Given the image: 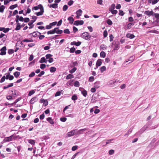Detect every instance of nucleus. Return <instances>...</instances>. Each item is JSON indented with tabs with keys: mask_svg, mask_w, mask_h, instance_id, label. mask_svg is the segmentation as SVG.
I'll use <instances>...</instances> for the list:
<instances>
[{
	"mask_svg": "<svg viewBox=\"0 0 159 159\" xmlns=\"http://www.w3.org/2000/svg\"><path fill=\"white\" fill-rule=\"evenodd\" d=\"M9 30L10 29L9 28H4V29H3V32L5 33H7L9 31Z\"/></svg>",
	"mask_w": 159,
	"mask_h": 159,
	"instance_id": "nucleus-64",
	"label": "nucleus"
},
{
	"mask_svg": "<svg viewBox=\"0 0 159 159\" xmlns=\"http://www.w3.org/2000/svg\"><path fill=\"white\" fill-rule=\"evenodd\" d=\"M82 90L81 91V93L85 97H86L87 95V92L84 89L82 88Z\"/></svg>",
	"mask_w": 159,
	"mask_h": 159,
	"instance_id": "nucleus-21",
	"label": "nucleus"
},
{
	"mask_svg": "<svg viewBox=\"0 0 159 159\" xmlns=\"http://www.w3.org/2000/svg\"><path fill=\"white\" fill-rule=\"evenodd\" d=\"M7 50L6 47V46H4L1 49L0 51H1L0 54L1 55H5L6 52V51Z\"/></svg>",
	"mask_w": 159,
	"mask_h": 159,
	"instance_id": "nucleus-3",
	"label": "nucleus"
},
{
	"mask_svg": "<svg viewBox=\"0 0 159 159\" xmlns=\"http://www.w3.org/2000/svg\"><path fill=\"white\" fill-rule=\"evenodd\" d=\"M94 87L98 88L100 86V82L99 81L96 82L94 83Z\"/></svg>",
	"mask_w": 159,
	"mask_h": 159,
	"instance_id": "nucleus-22",
	"label": "nucleus"
},
{
	"mask_svg": "<svg viewBox=\"0 0 159 159\" xmlns=\"http://www.w3.org/2000/svg\"><path fill=\"white\" fill-rule=\"evenodd\" d=\"M21 28V26L20 23H17V25L15 30H20Z\"/></svg>",
	"mask_w": 159,
	"mask_h": 159,
	"instance_id": "nucleus-29",
	"label": "nucleus"
},
{
	"mask_svg": "<svg viewBox=\"0 0 159 159\" xmlns=\"http://www.w3.org/2000/svg\"><path fill=\"white\" fill-rule=\"evenodd\" d=\"M78 146L77 145H75L74 146H73L71 149V150L73 151H74L76 150L77 148H78Z\"/></svg>",
	"mask_w": 159,
	"mask_h": 159,
	"instance_id": "nucleus-46",
	"label": "nucleus"
},
{
	"mask_svg": "<svg viewBox=\"0 0 159 159\" xmlns=\"http://www.w3.org/2000/svg\"><path fill=\"white\" fill-rule=\"evenodd\" d=\"M109 38H110V42H111L112 41H113V38H114V37L112 34H111L110 35Z\"/></svg>",
	"mask_w": 159,
	"mask_h": 159,
	"instance_id": "nucleus-52",
	"label": "nucleus"
},
{
	"mask_svg": "<svg viewBox=\"0 0 159 159\" xmlns=\"http://www.w3.org/2000/svg\"><path fill=\"white\" fill-rule=\"evenodd\" d=\"M87 129H80L76 132V134H83V132L87 130Z\"/></svg>",
	"mask_w": 159,
	"mask_h": 159,
	"instance_id": "nucleus-13",
	"label": "nucleus"
},
{
	"mask_svg": "<svg viewBox=\"0 0 159 159\" xmlns=\"http://www.w3.org/2000/svg\"><path fill=\"white\" fill-rule=\"evenodd\" d=\"M61 93V92L60 91H57L55 93V96L57 97L60 95Z\"/></svg>",
	"mask_w": 159,
	"mask_h": 159,
	"instance_id": "nucleus-53",
	"label": "nucleus"
},
{
	"mask_svg": "<svg viewBox=\"0 0 159 159\" xmlns=\"http://www.w3.org/2000/svg\"><path fill=\"white\" fill-rule=\"evenodd\" d=\"M144 14L148 16H153L154 15V12L152 11H145Z\"/></svg>",
	"mask_w": 159,
	"mask_h": 159,
	"instance_id": "nucleus-10",
	"label": "nucleus"
},
{
	"mask_svg": "<svg viewBox=\"0 0 159 159\" xmlns=\"http://www.w3.org/2000/svg\"><path fill=\"white\" fill-rule=\"evenodd\" d=\"M76 129L73 130L69 132L67 134V136L68 137H70L75 135V134H76Z\"/></svg>",
	"mask_w": 159,
	"mask_h": 159,
	"instance_id": "nucleus-5",
	"label": "nucleus"
},
{
	"mask_svg": "<svg viewBox=\"0 0 159 159\" xmlns=\"http://www.w3.org/2000/svg\"><path fill=\"white\" fill-rule=\"evenodd\" d=\"M55 30H54V29L52 30H50V31H48L47 32V34H54L55 33Z\"/></svg>",
	"mask_w": 159,
	"mask_h": 159,
	"instance_id": "nucleus-38",
	"label": "nucleus"
},
{
	"mask_svg": "<svg viewBox=\"0 0 159 159\" xmlns=\"http://www.w3.org/2000/svg\"><path fill=\"white\" fill-rule=\"evenodd\" d=\"M14 137V135H12L10 137L5 138L4 139V141L5 142H9L12 140V138Z\"/></svg>",
	"mask_w": 159,
	"mask_h": 159,
	"instance_id": "nucleus-9",
	"label": "nucleus"
},
{
	"mask_svg": "<svg viewBox=\"0 0 159 159\" xmlns=\"http://www.w3.org/2000/svg\"><path fill=\"white\" fill-rule=\"evenodd\" d=\"M67 20L70 21V23L71 24H72L74 21L73 18L71 16L69 17L68 18Z\"/></svg>",
	"mask_w": 159,
	"mask_h": 159,
	"instance_id": "nucleus-23",
	"label": "nucleus"
},
{
	"mask_svg": "<svg viewBox=\"0 0 159 159\" xmlns=\"http://www.w3.org/2000/svg\"><path fill=\"white\" fill-rule=\"evenodd\" d=\"M37 98L36 97H34L31 98V99L30 101V104H33L35 102L37 101Z\"/></svg>",
	"mask_w": 159,
	"mask_h": 159,
	"instance_id": "nucleus-14",
	"label": "nucleus"
},
{
	"mask_svg": "<svg viewBox=\"0 0 159 159\" xmlns=\"http://www.w3.org/2000/svg\"><path fill=\"white\" fill-rule=\"evenodd\" d=\"M134 24L132 23H130L128 24L127 26V28L128 29H130L131 28V26L133 25Z\"/></svg>",
	"mask_w": 159,
	"mask_h": 159,
	"instance_id": "nucleus-31",
	"label": "nucleus"
},
{
	"mask_svg": "<svg viewBox=\"0 0 159 159\" xmlns=\"http://www.w3.org/2000/svg\"><path fill=\"white\" fill-rule=\"evenodd\" d=\"M120 83V81L117 80H110L108 84V85L111 87H114L116 85L117 83Z\"/></svg>",
	"mask_w": 159,
	"mask_h": 159,
	"instance_id": "nucleus-1",
	"label": "nucleus"
},
{
	"mask_svg": "<svg viewBox=\"0 0 159 159\" xmlns=\"http://www.w3.org/2000/svg\"><path fill=\"white\" fill-rule=\"evenodd\" d=\"M82 37L84 39L87 40H89L90 39L91 36L87 32L83 33L82 35Z\"/></svg>",
	"mask_w": 159,
	"mask_h": 159,
	"instance_id": "nucleus-2",
	"label": "nucleus"
},
{
	"mask_svg": "<svg viewBox=\"0 0 159 159\" xmlns=\"http://www.w3.org/2000/svg\"><path fill=\"white\" fill-rule=\"evenodd\" d=\"M126 36L127 38H129L130 39H132L135 37V36L133 34H131L129 33L127 34Z\"/></svg>",
	"mask_w": 159,
	"mask_h": 159,
	"instance_id": "nucleus-20",
	"label": "nucleus"
},
{
	"mask_svg": "<svg viewBox=\"0 0 159 159\" xmlns=\"http://www.w3.org/2000/svg\"><path fill=\"white\" fill-rule=\"evenodd\" d=\"M124 13L123 11L122 10H120L119 11V15L120 16H123L124 15Z\"/></svg>",
	"mask_w": 159,
	"mask_h": 159,
	"instance_id": "nucleus-62",
	"label": "nucleus"
},
{
	"mask_svg": "<svg viewBox=\"0 0 159 159\" xmlns=\"http://www.w3.org/2000/svg\"><path fill=\"white\" fill-rule=\"evenodd\" d=\"M52 56V55L50 54H48L46 55V57L47 59H49Z\"/></svg>",
	"mask_w": 159,
	"mask_h": 159,
	"instance_id": "nucleus-40",
	"label": "nucleus"
},
{
	"mask_svg": "<svg viewBox=\"0 0 159 159\" xmlns=\"http://www.w3.org/2000/svg\"><path fill=\"white\" fill-rule=\"evenodd\" d=\"M107 23L108 25H112V21L110 19L108 20H107Z\"/></svg>",
	"mask_w": 159,
	"mask_h": 159,
	"instance_id": "nucleus-44",
	"label": "nucleus"
},
{
	"mask_svg": "<svg viewBox=\"0 0 159 159\" xmlns=\"http://www.w3.org/2000/svg\"><path fill=\"white\" fill-rule=\"evenodd\" d=\"M102 63V60L101 59H98L96 62V67H98V66H100Z\"/></svg>",
	"mask_w": 159,
	"mask_h": 159,
	"instance_id": "nucleus-16",
	"label": "nucleus"
},
{
	"mask_svg": "<svg viewBox=\"0 0 159 159\" xmlns=\"http://www.w3.org/2000/svg\"><path fill=\"white\" fill-rule=\"evenodd\" d=\"M47 61V60H46L45 58L44 57L41 58L40 61V62L41 63L43 62L46 63Z\"/></svg>",
	"mask_w": 159,
	"mask_h": 159,
	"instance_id": "nucleus-28",
	"label": "nucleus"
},
{
	"mask_svg": "<svg viewBox=\"0 0 159 159\" xmlns=\"http://www.w3.org/2000/svg\"><path fill=\"white\" fill-rule=\"evenodd\" d=\"M5 8V7L4 5H2L0 7V12L3 13L4 11V9Z\"/></svg>",
	"mask_w": 159,
	"mask_h": 159,
	"instance_id": "nucleus-30",
	"label": "nucleus"
},
{
	"mask_svg": "<svg viewBox=\"0 0 159 159\" xmlns=\"http://www.w3.org/2000/svg\"><path fill=\"white\" fill-rule=\"evenodd\" d=\"M144 131L141 128L138 132H137L135 134V136H140L142 133H143Z\"/></svg>",
	"mask_w": 159,
	"mask_h": 159,
	"instance_id": "nucleus-12",
	"label": "nucleus"
},
{
	"mask_svg": "<svg viewBox=\"0 0 159 159\" xmlns=\"http://www.w3.org/2000/svg\"><path fill=\"white\" fill-rule=\"evenodd\" d=\"M78 99V97L76 94L73 95L71 97L72 100H73L74 101L77 100Z\"/></svg>",
	"mask_w": 159,
	"mask_h": 159,
	"instance_id": "nucleus-27",
	"label": "nucleus"
},
{
	"mask_svg": "<svg viewBox=\"0 0 159 159\" xmlns=\"http://www.w3.org/2000/svg\"><path fill=\"white\" fill-rule=\"evenodd\" d=\"M35 93V91L34 90H31V91H30L28 94V95L29 96H31V95H33V94H34Z\"/></svg>",
	"mask_w": 159,
	"mask_h": 159,
	"instance_id": "nucleus-37",
	"label": "nucleus"
},
{
	"mask_svg": "<svg viewBox=\"0 0 159 159\" xmlns=\"http://www.w3.org/2000/svg\"><path fill=\"white\" fill-rule=\"evenodd\" d=\"M47 120L51 124H54V122L53 120L51 117H48L47 119Z\"/></svg>",
	"mask_w": 159,
	"mask_h": 159,
	"instance_id": "nucleus-19",
	"label": "nucleus"
},
{
	"mask_svg": "<svg viewBox=\"0 0 159 159\" xmlns=\"http://www.w3.org/2000/svg\"><path fill=\"white\" fill-rule=\"evenodd\" d=\"M149 33H153L156 34H158L159 33V32L157 30H151L149 31Z\"/></svg>",
	"mask_w": 159,
	"mask_h": 159,
	"instance_id": "nucleus-42",
	"label": "nucleus"
},
{
	"mask_svg": "<svg viewBox=\"0 0 159 159\" xmlns=\"http://www.w3.org/2000/svg\"><path fill=\"white\" fill-rule=\"evenodd\" d=\"M115 7V5L114 4H112L111 7L110 9V11H111V10H114Z\"/></svg>",
	"mask_w": 159,
	"mask_h": 159,
	"instance_id": "nucleus-41",
	"label": "nucleus"
},
{
	"mask_svg": "<svg viewBox=\"0 0 159 159\" xmlns=\"http://www.w3.org/2000/svg\"><path fill=\"white\" fill-rule=\"evenodd\" d=\"M82 11L81 9H79L77 10L76 12V14L77 15L76 17L78 19L79 18V17L80 16H81L82 15Z\"/></svg>",
	"mask_w": 159,
	"mask_h": 159,
	"instance_id": "nucleus-7",
	"label": "nucleus"
},
{
	"mask_svg": "<svg viewBox=\"0 0 159 159\" xmlns=\"http://www.w3.org/2000/svg\"><path fill=\"white\" fill-rule=\"evenodd\" d=\"M46 65L44 64H42L40 65V68L41 69H43L45 68Z\"/></svg>",
	"mask_w": 159,
	"mask_h": 159,
	"instance_id": "nucleus-61",
	"label": "nucleus"
},
{
	"mask_svg": "<svg viewBox=\"0 0 159 159\" xmlns=\"http://www.w3.org/2000/svg\"><path fill=\"white\" fill-rule=\"evenodd\" d=\"M35 75V73L34 72H32L29 75V77H32Z\"/></svg>",
	"mask_w": 159,
	"mask_h": 159,
	"instance_id": "nucleus-57",
	"label": "nucleus"
},
{
	"mask_svg": "<svg viewBox=\"0 0 159 159\" xmlns=\"http://www.w3.org/2000/svg\"><path fill=\"white\" fill-rule=\"evenodd\" d=\"M64 32L65 34H70V33L69 30L68 29H66L64 30Z\"/></svg>",
	"mask_w": 159,
	"mask_h": 159,
	"instance_id": "nucleus-39",
	"label": "nucleus"
},
{
	"mask_svg": "<svg viewBox=\"0 0 159 159\" xmlns=\"http://www.w3.org/2000/svg\"><path fill=\"white\" fill-rule=\"evenodd\" d=\"M23 42H33V40L32 39H24L23 40Z\"/></svg>",
	"mask_w": 159,
	"mask_h": 159,
	"instance_id": "nucleus-33",
	"label": "nucleus"
},
{
	"mask_svg": "<svg viewBox=\"0 0 159 159\" xmlns=\"http://www.w3.org/2000/svg\"><path fill=\"white\" fill-rule=\"evenodd\" d=\"M114 153V151L113 150L111 149L109 151V154L110 155H112Z\"/></svg>",
	"mask_w": 159,
	"mask_h": 159,
	"instance_id": "nucleus-56",
	"label": "nucleus"
},
{
	"mask_svg": "<svg viewBox=\"0 0 159 159\" xmlns=\"http://www.w3.org/2000/svg\"><path fill=\"white\" fill-rule=\"evenodd\" d=\"M5 76H3L1 78V79L0 80V83H2L5 80Z\"/></svg>",
	"mask_w": 159,
	"mask_h": 159,
	"instance_id": "nucleus-59",
	"label": "nucleus"
},
{
	"mask_svg": "<svg viewBox=\"0 0 159 159\" xmlns=\"http://www.w3.org/2000/svg\"><path fill=\"white\" fill-rule=\"evenodd\" d=\"M37 34H41L40 33L37 31V32H34L33 33L30 34H32L33 37H36L38 36H39Z\"/></svg>",
	"mask_w": 159,
	"mask_h": 159,
	"instance_id": "nucleus-15",
	"label": "nucleus"
},
{
	"mask_svg": "<svg viewBox=\"0 0 159 159\" xmlns=\"http://www.w3.org/2000/svg\"><path fill=\"white\" fill-rule=\"evenodd\" d=\"M43 8V6L41 4H39L37 6H35L33 8V10H38L39 9H40V8Z\"/></svg>",
	"mask_w": 159,
	"mask_h": 159,
	"instance_id": "nucleus-18",
	"label": "nucleus"
},
{
	"mask_svg": "<svg viewBox=\"0 0 159 159\" xmlns=\"http://www.w3.org/2000/svg\"><path fill=\"white\" fill-rule=\"evenodd\" d=\"M48 104V101L47 100H45L43 103V105L44 106H46Z\"/></svg>",
	"mask_w": 159,
	"mask_h": 159,
	"instance_id": "nucleus-51",
	"label": "nucleus"
},
{
	"mask_svg": "<svg viewBox=\"0 0 159 159\" xmlns=\"http://www.w3.org/2000/svg\"><path fill=\"white\" fill-rule=\"evenodd\" d=\"M68 8V6L67 5H65L63 7V10L64 11H65Z\"/></svg>",
	"mask_w": 159,
	"mask_h": 159,
	"instance_id": "nucleus-47",
	"label": "nucleus"
},
{
	"mask_svg": "<svg viewBox=\"0 0 159 159\" xmlns=\"http://www.w3.org/2000/svg\"><path fill=\"white\" fill-rule=\"evenodd\" d=\"M20 98H17L13 103L11 104V105L13 106L14 104H15L17 102L20 101Z\"/></svg>",
	"mask_w": 159,
	"mask_h": 159,
	"instance_id": "nucleus-35",
	"label": "nucleus"
},
{
	"mask_svg": "<svg viewBox=\"0 0 159 159\" xmlns=\"http://www.w3.org/2000/svg\"><path fill=\"white\" fill-rule=\"evenodd\" d=\"M20 74V72L18 71H16L13 74L15 77L16 78H18Z\"/></svg>",
	"mask_w": 159,
	"mask_h": 159,
	"instance_id": "nucleus-25",
	"label": "nucleus"
},
{
	"mask_svg": "<svg viewBox=\"0 0 159 159\" xmlns=\"http://www.w3.org/2000/svg\"><path fill=\"white\" fill-rule=\"evenodd\" d=\"M157 19H159V14L154 13L153 15Z\"/></svg>",
	"mask_w": 159,
	"mask_h": 159,
	"instance_id": "nucleus-54",
	"label": "nucleus"
},
{
	"mask_svg": "<svg viewBox=\"0 0 159 159\" xmlns=\"http://www.w3.org/2000/svg\"><path fill=\"white\" fill-rule=\"evenodd\" d=\"M111 13L113 14H116L117 13L118 11L116 10H111L110 11Z\"/></svg>",
	"mask_w": 159,
	"mask_h": 159,
	"instance_id": "nucleus-60",
	"label": "nucleus"
},
{
	"mask_svg": "<svg viewBox=\"0 0 159 159\" xmlns=\"http://www.w3.org/2000/svg\"><path fill=\"white\" fill-rule=\"evenodd\" d=\"M106 55V53L103 51L101 52L100 53V56L103 58H104L105 57Z\"/></svg>",
	"mask_w": 159,
	"mask_h": 159,
	"instance_id": "nucleus-34",
	"label": "nucleus"
},
{
	"mask_svg": "<svg viewBox=\"0 0 159 159\" xmlns=\"http://www.w3.org/2000/svg\"><path fill=\"white\" fill-rule=\"evenodd\" d=\"M67 120V119L66 118L64 117H61L60 118V120L63 122H65Z\"/></svg>",
	"mask_w": 159,
	"mask_h": 159,
	"instance_id": "nucleus-45",
	"label": "nucleus"
},
{
	"mask_svg": "<svg viewBox=\"0 0 159 159\" xmlns=\"http://www.w3.org/2000/svg\"><path fill=\"white\" fill-rule=\"evenodd\" d=\"M84 22L83 20H77L75 21L74 23V25H82L84 24Z\"/></svg>",
	"mask_w": 159,
	"mask_h": 159,
	"instance_id": "nucleus-4",
	"label": "nucleus"
},
{
	"mask_svg": "<svg viewBox=\"0 0 159 159\" xmlns=\"http://www.w3.org/2000/svg\"><path fill=\"white\" fill-rule=\"evenodd\" d=\"M114 140V139H111L109 140H107V142H106V144L105 145H107V144H109L111 143V142Z\"/></svg>",
	"mask_w": 159,
	"mask_h": 159,
	"instance_id": "nucleus-43",
	"label": "nucleus"
},
{
	"mask_svg": "<svg viewBox=\"0 0 159 159\" xmlns=\"http://www.w3.org/2000/svg\"><path fill=\"white\" fill-rule=\"evenodd\" d=\"M75 87H79L80 86V83L78 81H75L74 84Z\"/></svg>",
	"mask_w": 159,
	"mask_h": 159,
	"instance_id": "nucleus-36",
	"label": "nucleus"
},
{
	"mask_svg": "<svg viewBox=\"0 0 159 159\" xmlns=\"http://www.w3.org/2000/svg\"><path fill=\"white\" fill-rule=\"evenodd\" d=\"M74 78V76L73 75L70 74L68 75L66 77V79L67 80H68L71 78Z\"/></svg>",
	"mask_w": 159,
	"mask_h": 159,
	"instance_id": "nucleus-26",
	"label": "nucleus"
},
{
	"mask_svg": "<svg viewBox=\"0 0 159 159\" xmlns=\"http://www.w3.org/2000/svg\"><path fill=\"white\" fill-rule=\"evenodd\" d=\"M59 28L56 27L54 29L55 30V33H56L57 34H61L63 32V31L61 30L58 29Z\"/></svg>",
	"mask_w": 159,
	"mask_h": 159,
	"instance_id": "nucleus-11",
	"label": "nucleus"
},
{
	"mask_svg": "<svg viewBox=\"0 0 159 159\" xmlns=\"http://www.w3.org/2000/svg\"><path fill=\"white\" fill-rule=\"evenodd\" d=\"M40 11L37 12H36V14L37 16H38L42 15L43 14L44 12V11L43 7L42 8H41H41L40 7Z\"/></svg>",
	"mask_w": 159,
	"mask_h": 159,
	"instance_id": "nucleus-8",
	"label": "nucleus"
},
{
	"mask_svg": "<svg viewBox=\"0 0 159 159\" xmlns=\"http://www.w3.org/2000/svg\"><path fill=\"white\" fill-rule=\"evenodd\" d=\"M94 78L93 76H91L89 77V81L90 82H93L94 80Z\"/></svg>",
	"mask_w": 159,
	"mask_h": 159,
	"instance_id": "nucleus-63",
	"label": "nucleus"
},
{
	"mask_svg": "<svg viewBox=\"0 0 159 159\" xmlns=\"http://www.w3.org/2000/svg\"><path fill=\"white\" fill-rule=\"evenodd\" d=\"M44 114L43 113L40 116L39 118L40 120H43L44 118Z\"/></svg>",
	"mask_w": 159,
	"mask_h": 159,
	"instance_id": "nucleus-58",
	"label": "nucleus"
},
{
	"mask_svg": "<svg viewBox=\"0 0 159 159\" xmlns=\"http://www.w3.org/2000/svg\"><path fill=\"white\" fill-rule=\"evenodd\" d=\"M75 50V48L74 47L71 48L70 50V53L74 52Z\"/></svg>",
	"mask_w": 159,
	"mask_h": 159,
	"instance_id": "nucleus-50",
	"label": "nucleus"
},
{
	"mask_svg": "<svg viewBox=\"0 0 159 159\" xmlns=\"http://www.w3.org/2000/svg\"><path fill=\"white\" fill-rule=\"evenodd\" d=\"M6 98L7 100H11L13 99L12 96L11 95H8L7 96Z\"/></svg>",
	"mask_w": 159,
	"mask_h": 159,
	"instance_id": "nucleus-48",
	"label": "nucleus"
},
{
	"mask_svg": "<svg viewBox=\"0 0 159 159\" xmlns=\"http://www.w3.org/2000/svg\"><path fill=\"white\" fill-rule=\"evenodd\" d=\"M152 123V122L151 121L148 122V124L144 125L142 129L143 130H144V131H145L148 128V126L151 125Z\"/></svg>",
	"mask_w": 159,
	"mask_h": 159,
	"instance_id": "nucleus-6",
	"label": "nucleus"
},
{
	"mask_svg": "<svg viewBox=\"0 0 159 159\" xmlns=\"http://www.w3.org/2000/svg\"><path fill=\"white\" fill-rule=\"evenodd\" d=\"M74 2V1L72 0H70L68 2V5L70 6H71L73 4Z\"/></svg>",
	"mask_w": 159,
	"mask_h": 159,
	"instance_id": "nucleus-49",
	"label": "nucleus"
},
{
	"mask_svg": "<svg viewBox=\"0 0 159 159\" xmlns=\"http://www.w3.org/2000/svg\"><path fill=\"white\" fill-rule=\"evenodd\" d=\"M100 49L106 50L107 49V46L104 44H102L100 47Z\"/></svg>",
	"mask_w": 159,
	"mask_h": 159,
	"instance_id": "nucleus-24",
	"label": "nucleus"
},
{
	"mask_svg": "<svg viewBox=\"0 0 159 159\" xmlns=\"http://www.w3.org/2000/svg\"><path fill=\"white\" fill-rule=\"evenodd\" d=\"M28 142L31 144L34 145L35 142L34 140L32 139H29Z\"/></svg>",
	"mask_w": 159,
	"mask_h": 159,
	"instance_id": "nucleus-32",
	"label": "nucleus"
},
{
	"mask_svg": "<svg viewBox=\"0 0 159 159\" xmlns=\"http://www.w3.org/2000/svg\"><path fill=\"white\" fill-rule=\"evenodd\" d=\"M103 36L104 37H107V31L105 30L104 31L103 33Z\"/></svg>",
	"mask_w": 159,
	"mask_h": 159,
	"instance_id": "nucleus-55",
	"label": "nucleus"
},
{
	"mask_svg": "<svg viewBox=\"0 0 159 159\" xmlns=\"http://www.w3.org/2000/svg\"><path fill=\"white\" fill-rule=\"evenodd\" d=\"M48 6H49V7H52L54 8H57L58 7V4L57 3H54L50 5H48Z\"/></svg>",
	"mask_w": 159,
	"mask_h": 159,
	"instance_id": "nucleus-17",
	"label": "nucleus"
}]
</instances>
